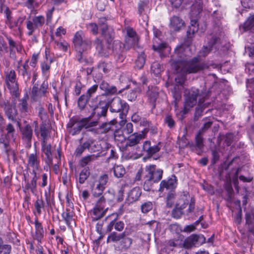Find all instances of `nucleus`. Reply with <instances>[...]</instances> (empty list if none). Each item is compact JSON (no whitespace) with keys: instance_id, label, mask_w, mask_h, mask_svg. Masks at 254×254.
<instances>
[{"instance_id":"42","label":"nucleus","mask_w":254,"mask_h":254,"mask_svg":"<svg viewBox=\"0 0 254 254\" xmlns=\"http://www.w3.org/2000/svg\"><path fill=\"white\" fill-rule=\"evenodd\" d=\"M151 70L154 75L158 76L163 70V65L157 62H155L151 65Z\"/></svg>"},{"instance_id":"40","label":"nucleus","mask_w":254,"mask_h":254,"mask_svg":"<svg viewBox=\"0 0 254 254\" xmlns=\"http://www.w3.org/2000/svg\"><path fill=\"white\" fill-rule=\"evenodd\" d=\"M118 214L116 213H112V214L109 215L106 218V220H110L109 224L108 225L107 227V231L108 232H111L113 229V227L115 226V222L118 219Z\"/></svg>"},{"instance_id":"6","label":"nucleus","mask_w":254,"mask_h":254,"mask_svg":"<svg viewBox=\"0 0 254 254\" xmlns=\"http://www.w3.org/2000/svg\"><path fill=\"white\" fill-rule=\"evenodd\" d=\"M153 33L155 38L153 40V49L155 51L159 53L161 58L168 56L171 51V48L165 42L160 41L159 37L161 32L157 29H153Z\"/></svg>"},{"instance_id":"31","label":"nucleus","mask_w":254,"mask_h":254,"mask_svg":"<svg viewBox=\"0 0 254 254\" xmlns=\"http://www.w3.org/2000/svg\"><path fill=\"white\" fill-rule=\"evenodd\" d=\"M246 219L249 231L254 235V209L246 213Z\"/></svg>"},{"instance_id":"13","label":"nucleus","mask_w":254,"mask_h":254,"mask_svg":"<svg viewBox=\"0 0 254 254\" xmlns=\"http://www.w3.org/2000/svg\"><path fill=\"white\" fill-rule=\"evenodd\" d=\"M190 53L189 46L186 44H182L177 46L175 49L174 55L172 57L171 63H176L178 60L185 61L184 58L189 56Z\"/></svg>"},{"instance_id":"37","label":"nucleus","mask_w":254,"mask_h":254,"mask_svg":"<svg viewBox=\"0 0 254 254\" xmlns=\"http://www.w3.org/2000/svg\"><path fill=\"white\" fill-rule=\"evenodd\" d=\"M82 120L84 127L90 131L94 130V127H97L98 124L97 121H91L90 118H84Z\"/></svg>"},{"instance_id":"1","label":"nucleus","mask_w":254,"mask_h":254,"mask_svg":"<svg viewBox=\"0 0 254 254\" xmlns=\"http://www.w3.org/2000/svg\"><path fill=\"white\" fill-rule=\"evenodd\" d=\"M163 170L157 169L155 165H149L145 168L144 183L143 189L149 191L153 183H157L162 178Z\"/></svg>"},{"instance_id":"43","label":"nucleus","mask_w":254,"mask_h":254,"mask_svg":"<svg viewBox=\"0 0 254 254\" xmlns=\"http://www.w3.org/2000/svg\"><path fill=\"white\" fill-rule=\"evenodd\" d=\"M42 151L46 155L47 159L49 161L52 160V152H51V145L50 144H48L45 140L42 143Z\"/></svg>"},{"instance_id":"63","label":"nucleus","mask_w":254,"mask_h":254,"mask_svg":"<svg viewBox=\"0 0 254 254\" xmlns=\"http://www.w3.org/2000/svg\"><path fill=\"white\" fill-rule=\"evenodd\" d=\"M98 85L97 84L93 85L88 89L86 95L90 98L95 93L98 89Z\"/></svg>"},{"instance_id":"46","label":"nucleus","mask_w":254,"mask_h":254,"mask_svg":"<svg viewBox=\"0 0 254 254\" xmlns=\"http://www.w3.org/2000/svg\"><path fill=\"white\" fill-rule=\"evenodd\" d=\"M95 45L99 53L102 56L105 55L106 49L103 47L102 41L98 38L96 39L95 41Z\"/></svg>"},{"instance_id":"24","label":"nucleus","mask_w":254,"mask_h":254,"mask_svg":"<svg viewBox=\"0 0 254 254\" xmlns=\"http://www.w3.org/2000/svg\"><path fill=\"white\" fill-rule=\"evenodd\" d=\"M185 22L183 19L177 16H174L170 19V28L174 31H178L184 26Z\"/></svg>"},{"instance_id":"3","label":"nucleus","mask_w":254,"mask_h":254,"mask_svg":"<svg viewBox=\"0 0 254 254\" xmlns=\"http://www.w3.org/2000/svg\"><path fill=\"white\" fill-rule=\"evenodd\" d=\"M202 10V0H195L190 8V25L187 31L188 36L190 37V34H193L198 30L197 18Z\"/></svg>"},{"instance_id":"64","label":"nucleus","mask_w":254,"mask_h":254,"mask_svg":"<svg viewBox=\"0 0 254 254\" xmlns=\"http://www.w3.org/2000/svg\"><path fill=\"white\" fill-rule=\"evenodd\" d=\"M57 46L60 49L64 52L67 50V48L69 47L68 44L65 41L58 42Z\"/></svg>"},{"instance_id":"35","label":"nucleus","mask_w":254,"mask_h":254,"mask_svg":"<svg viewBox=\"0 0 254 254\" xmlns=\"http://www.w3.org/2000/svg\"><path fill=\"white\" fill-rule=\"evenodd\" d=\"M115 121L112 120L109 123H105L100 126L99 128H97L96 132L98 133H104L109 131L112 127L114 125Z\"/></svg>"},{"instance_id":"57","label":"nucleus","mask_w":254,"mask_h":254,"mask_svg":"<svg viewBox=\"0 0 254 254\" xmlns=\"http://www.w3.org/2000/svg\"><path fill=\"white\" fill-rule=\"evenodd\" d=\"M153 207V205L151 202L148 201L144 203L141 205V209L143 213H146L150 211Z\"/></svg>"},{"instance_id":"53","label":"nucleus","mask_w":254,"mask_h":254,"mask_svg":"<svg viewBox=\"0 0 254 254\" xmlns=\"http://www.w3.org/2000/svg\"><path fill=\"white\" fill-rule=\"evenodd\" d=\"M89 99V98L86 95H82L79 97L78 105L80 109L84 108Z\"/></svg>"},{"instance_id":"56","label":"nucleus","mask_w":254,"mask_h":254,"mask_svg":"<svg viewBox=\"0 0 254 254\" xmlns=\"http://www.w3.org/2000/svg\"><path fill=\"white\" fill-rule=\"evenodd\" d=\"M31 98L33 100L37 101L39 100V92L37 86L34 85L31 91Z\"/></svg>"},{"instance_id":"36","label":"nucleus","mask_w":254,"mask_h":254,"mask_svg":"<svg viewBox=\"0 0 254 254\" xmlns=\"http://www.w3.org/2000/svg\"><path fill=\"white\" fill-rule=\"evenodd\" d=\"M240 29L243 28L244 31L248 30L254 31V14L250 16L244 24L240 26Z\"/></svg>"},{"instance_id":"41","label":"nucleus","mask_w":254,"mask_h":254,"mask_svg":"<svg viewBox=\"0 0 254 254\" xmlns=\"http://www.w3.org/2000/svg\"><path fill=\"white\" fill-rule=\"evenodd\" d=\"M89 144L88 143H86V141H85L83 143H80L75 149L74 152V155L76 157H80L85 150L86 149H87V147H88Z\"/></svg>"},{"instance_id":"45","label":"nucleus","mask_w":254,"mask_h":254,"mask_svg":"<svg viewBox=\"0 0 254 254\" xmlns=\"http://www.w3.org/2000/svg\"><path fill=\"white\" fill-rule=\"evenodd\" d=\"M202 132L201 130H199L197 134L195 137L196 146L199 150V152H201V150L203 147V139L202 137Z\"/></svg>"},{"instance_id":"51","label":"nucleus","mask_w":254,"mask_h":254,"mask_svg":"<svg viewBox=\"0 0 254 254\" xmlns=\"http://www.w3.org/2000/svg\"><path fill=\"white\" fill-rule=\"evenodd\" d=\"M90 174L88 168H84L79 174V182L80 184L84 183L85 180L87 179Z\"/></svg>"},{"instance_id":"54","label":"nucleus","mask_w":254,"mask_h":254,"mask_svg":"<svg viewBox=\"0 0 254 254\" xmlns=\"http://www.w3.org/2000/svg\"><path fill=\"white\" fill-rule=\"evenodd\" d=\"M48 87V83L46 81H44L41 85L40 88L39 89V99L43 96H45Z\"/></svg>"},{"instance_id":"9","label":"nucleus","mask_w":254,"mask_h":254,"mask_svg":"<svg viewBox=\"0 0 254 254\" xmlns=\"http://www.w3.org/2000/svg\"><path fill=\"white\" fill-rule=\"evenodd\" d=\"M6 131V132L2 130L0 131V143L2 145L4 149L7 150L9 142L14 140L13 134L15 129L11 124L7 125Z\"/></svg>"},{"instance_id":"25","label":"nucleus","mask_w":254,"mask_h":254,"mask_svg":"<svg viewBox=\"0 0 254 254\" xmlns=\"http://www.w3.org/2000/svg\"><path fill=\"white\" fill-rule=\"evenodd\" d=\"M28 62L29 61L27 60L21 66H18L17 67L19 74L23 77L25 82L29 81L31 77V72L29 70Z\"/></svg>"},{"instance_id":"52","label":"nucleus","mask_w":254,"mask_h":254,"mask_svg":"<svg viewBox=\"0 0 254 254\" xmlns=\"http://www.w3.org/2000/svg\"><path fill=\"white\" fill-rule=\"evenodd\" d=\"M164 123L167 125L170 128H174L176 123L172 116L167 115L164 118Z\"/></svg>"},{"instance_id":"12","label":"nucleus","mask_w":254,"mask_h":254,"mask_svg":"<svg viewBox=\"0 0 254 254\" xmlns=\"http://www.w3.org/2000/svg\"><path fill=\"white\" fill-rule=\"evenodd\" d=\"M190 195L188 192H183L178 202L176 204L175 208L172 211V216L175 218H179L183 214L182 210L185 209L188 204Z\"/></svg>"},{"instance_id":"26","label":"nucleus","mask_w":254,"mask_h":254,"mask_svg":"<svg viewBox=\"0 0 254 254\" xmlns=\"http://www.w3.org/2000/svg\"><path fill=\"white\" fill-rule=\"evenodd\" d=\"M141 194V191L139 188L135 187L131 190L128 193L126 198V201L128 203H131L137 201Z\"/></svg>"},{"instance_id":"60","label":"nucleus","mask_w":254,"mask_h":254,"mask_svg":"<svg viewBox=\"0 0 254 254\" xmlns=\"http://www.w3.org/2000/svg\"><path fill=\"white\" fill-rule=\"evenodd\" d=\"M11 251V246L8 245H0V254H9Z\"/></svg>"},{"instance_id":"16","label":"nucleus","mask_w":254,"mask_h":254,"mask_svg":"<svg viewBox=\"0 0 254 254\" xmlns=\"http://www.w3.org/2000/svg\"><path fill=\"white\" fill-rule=\"evenodd\" d=\"M45 21L44 17L41 15L34 17L32 21H27L26 27L28 30V35H31L37 28L44 25Z\"/></svg>"},{"instance_id":"61","label":"nucleus","mask_w":254,"mask_h":254,"mask_svg":"<svg viewBox=\"0 0 254 254\" xmlns=\"http://www.w3.org/2000/svg\"><path fill=\"white\" fill-rule=\"evenodd\" d=\"M133 130V125L131 123H127L126 126L123 127L124 132L127 134L132 133Z\"/></svg>"},{"instance_id":"62","label":"nucleus","mask_w":254,"mask_h":254,"mask_svg":"<svg viewBox=\"0 0 254 254\" xmlns=\"http://www.w3.org/2000/svg\"><path fill=\"white\" fill-rule=\"evenodd\" d=\"M108 177L106 174L100 177L98 180L96 182L101 185L103 188H105V186L108 182Z\"/></svg>"},{"instance_id":"33","label":"nucleus","mask_w":254,"mask_h":254,"mask_svg":"<svg viewBox=\"0 0 254 254\" xmlns=\"http://www.w3.org/2000/svg\"><path fill=\"white\" fill-rule=\"evenodd\" d=\"M89 145L87 147V149L91 152H99L101 150L102 147L96 140L92 138H89L86 141Z\"/></svg>"},{"instance_id":"44","label":"nucleus","mask_w":254,"mask_h":254,"mask_svg":"<svg viewBox=\"0 0 254 254\" xmlns=\"http://www.w3.org/2000/svg\"><path fill=\"white\" fill-rule=\"evenodd\" d=\"M97 158V156L94 154L87 155L81 158L79 161V164L81 166L84 167L89 163L96 160Z\"/></svg>"},{"instance_id":"39","label":"nucleus","mask_w":254,"mask_h":254,"mask_svg":"<svg viewBox=\"0 0 254 254\" xmlns=\"http://www.w3.org/2000/svg\"><path fill=\"white\" fill-rule=\"evenodd\" d=\"M114 176L117 178H121L126 173L125 168L122 165H116L112 169Z\"/></svg>"},{"instance_id":"7","label":"nucleus","mask_w":254,"mask_h":254,"mask_svg":"<svg viewBox=\"0 0 254 254\" xmlns=\"http://www.w3.org/2000/svg\"><path fill=\"white\" fill-rule=\"evenodd\" d=\"M107 29V25H103L102 28V34L105 37L107 42L108 44V48L111 47L113 49V51L117 54H120L124 50V45L122 43L118 40H115L113 44V40L114 38L113 35L112 34H106V30Z\"/></svg>"},{"instance_id":"28","label":"nucleus","mask_w":254,"mask_h":254,"mask_svg":"<svg viewBox=\"0 0 254 254\" xmlns=\"http://www.w3.org/2000/svg\"><path fill=\"white\" fill-rule=\"evenodd\" d=\"M171 67L173 68L177 73H180L181 74L178 75L177 77H175L176 82L180 85H182L185 82V75L186 73H183L181 70V67L177 65V63H172L171 64Z\"/></svg>"},{"instance_id":"10","label":"nucleus","mask_w":254,"mask_h":254,"mask_svg":"<svg viewBox=\"0 0 254 254\" xmlns=\"http://www.w3.org/2000/svg\"><path fill=\"white\" fill-rule=\"evenodd\" d=\"M33 177L31 178H26L25 177L24 184L23 187V191L25 192L30 191L33 195L37 193V180L39 174L31 172Z\"/></svg>"},{"instance_id":"38","label":"nucleus","mask_w":254,"mask_h":254,"mask_svg":"<svg viewBox=\"0 0 254 254\" xmlns=\"http://www.w3.org/2000/svg\"><path fill=\"white\" fill-rule=\"evenodd\" d=\"M62 217L65 222L66 224L69 226L73 221V213L69 209H66L62 214Z\"/></svg>"},{"instance_id":"49","label":"nucleus","mask_w":254,"mask_h":254,"mask_svg":"<svg viewBox=\"0 0 254 254\" xmlns=\"http://www.w3.org/2000/svg\"><path fill=\"white\" fill-rule=\"evenodd\" d=\"M145 63V56L144 53L139 55L135 61V66L138 68H141Z\"/></svg>"},{"instance_id":"19","label":"nucleus","mask_w":254,"mask_h":254,"mask_svg":"<svg viewBox=\"0 0 254 254\" xmlns=\"http://www.w3.org/2000/svg\"><path fill=\"white\" fill-rule=\"evenodd\" d=\"M147 131L144 130L140 132H135L127 137L126 145L133 146L139 143L140 141L145 138Z\"/></svg>"},{"instance_id":"5","label":"nucleus","mask_w":254,"mask_h":254,"mask_svg":"<svg viewBox=\"0 0 254 254\" xmlns=\"http://www.w3.org/2000/svg\"><path fill=\"white\" fill-rule=\"evenodd\" d=\"M129 109L128 104L122 100L119 97H115L110 104V111L112 113H120L119 116L121 121L120 125L123 126L125 122L127 114Z\"/></svg>"},{"instance_id":"4","label":"nucleus","mask_w":254,"mask_h":254,"mask_svg":"<svg viewBox=\"0 0 254 254\" xmlns=\"http://www.w3.org/2000/svg\"><path fill=\"white\" fill-rule=\"evenodd\" d=\"M72 42L75 50L79 54L80 59L82 54L90 48L91 42L85 36L82 31L76 32L73 38Z\"/></svg>"},{"instance_id":"29","label":"nucleus","mask_w":254,"mask_h":254,"mask_svg":"<svg viewBox=\"0 0 254 254\" xmlns=\"http://www.w3.org/2000/svg\"><path fill=\"white\" fill-rule=\"evenodd\" d=\"M34 224L35 227V235L34 238L39 243H41V240L44 237V231L43 228L41 223L39 222L37 218L35 219Z\"/></svg>"},{"instance_id":"30","label":"nucleus","mask_w":254,"mask_h":254,"mask_svg":"<svg viewBox=\"0 0 254 254\" xmlns=\"http://www.w3.org/2000/svg\"><path fill=\"white\" fill-rule=\"evenodd\" d=\"M21 132L23 139L28 142L31 141L33 135V130L29 125H26L21 128Z\"/></svg>"},{"instance_id":"34","label":"nucleus","mask_w":254,"mask_h":254,"mask_svg":"<svg viewBox=\"0 0 254 254\" xmlns=\"http://www.w3.org/2000/svg\"><path fill=\"white\" fill-rule=\"evenodd\" d=\"M108 109L107 103L100 102L99 105L95 108V113L99 117L106 116Z\"/></svg>"},{"instance_id":"47","label":"nucleus","mask_w":254,"mask_h":254,"mask_svg":"<svg viewBox=\"0 0 254 254\" xmlns=\"http://www.w3.org/2000/svg\"><path fill=\"white\" fill-rule=\"evenodd\" d=\"M28 97L27 95L25 96L20 101V103L19 104L20 110L22 112H27L28 111Z\"/></svg>"},{"instance_id":"50","label":"nucleus","mask_w":254,"mask_h":254,"mask_svg":"<svg viewBox=\"0 0 254 254\" xmlns=\"http://www.w3.org/2000/svg\"><path fill=\"white\" fill-rule=\"evenodd\" d=\"M45 203L42 199L38 198L34 204V206L37 213L40 215L41 214L42 209L44 208Z\"/></svg>"},{"instance_id":"55","label":"nucleus","mask_w":254,"mask_h":254,"mask_svg":"<svg viewBox=\"0 0 254 254\" xmlns=\"http://www.w3.org/2000/svg\"><path fill=\"white\" fill-rule=\"evenodd\" d=\"M125 133L123 130L118 129L116 130L114 133V137L115 140L122 142L125 140L126 137L124 135Z\"/></svg>"},{"instance_id":"27","label":"nucleus","mask_w":254,"mask_h":254,"mask_svg":"<svg viewBox=\"0 0 254 254\" xmlns=\"http://www.w3.org/2000/svg\"><path fill=\"white\" fill-rule=\"evenodd\" d=\"M142 148L143 151L149 156L153 155L158 152L160 149L159 144L151 146V143L148 141H146L144 142Z\"/></svg>"},{"instance_id":"15","label":"nucleus","mask_w":254,"mask_h":254,"mask_svg":"<svg viewBox=\"0 0 254 254\" xmlns=\"http://www.w3.org/2000/svg\"><path fill=\"white\" fill-rule=\"evenodd\" d=\"M6 20L5 23L11 29H17L19 32H21V25L25 19V17H20L16 20L12 19L10 16V11L7 9L5 11Z\"/></svg>"},{"instance_id":"2","label":"nucleus","mask_w":254,"mask_h":254,"mask_svg":"<svg viewBox=\"0 0 254 254\" xmlns=\"http://www.w3.org/2000/svg\"><path fill=\"white\" fill-rule=\"evenodd\" d=\"M176 63L181 68V70L186 74L196 73L208 67L207 64L200 62L198 57L189 61L178 60Z\"/></svg>"},{"instance_id":"18","label":"nucleus","mask_w":254,"mask_h":254,"mask_svg":"<svg viewBox=\"0 0 254 254\" xmlns=\"http://www.w3.org/2000/svg\"><path fill=\"white\" fill-rule=\"evenodd\" d=\"M127 35L125 37V45L128 48L135 46L137 45L138 38L135 31L130 27L126 28Z\"/></svg>"},{"instance_id":"22","label":"nucleus","mask_w":254,"mask_h":254,"mask_svg":"<svg viewBox=\"0 0 254 254\" xmlns=\"http://www.w3.org/2000/svg\"><path fill=\"white\" fill-rule=\"evenodd\" d=\"M68 128H71L70 132L72 135L78 133L83 127H84L83 120L77 121L76 119H71L67 125Z\"/></svg>"},{"instance_id":"20","label":"nucleus","mask_w":254,"mask_h":254,"mask_svg":"<svg viewBox=\"0 0 254 254\" xmlns=\"http://www.w3.org/2000/svg\"><path fill=\"white\" fill-rule=\"evenodd\" d=\"M27 165L29 167L32 168V172L39 174L42 170L40 166V160L36 153H32L28 156Z\"/></svg>"},{"instance_id":"58","label":"nucleus","mask_w":254,"mask_h":254,"mask_svg":"<svg viewBox=\"0 0 254 254\" xmlns=\"http://www.w3.org/2000/svg\"><path fill=\"white\" fill-rule=\"evenodd\" d=\"M6 114L9 119L13 120L16 114V110L14 107H8L6 110Z\"/></svg>"},{"instance_id":"17","label":"nucleus","mask_w":254,"mask_h":254,"mask_svg":"<svg viewBox=\"0 0 254 254\" xmlns=\"http://www.w3.org/2000/svg\"><path fill=\"white\" fill-rule=\"evenodd\" d=\"M199 91L197 89H191L185 97L184 109L186 111L189 110L197 103V97L198 96Z\"/></svg>"},{"instance_id":"21","label":"nucleus","mask_w":254,"mask_h":254,"mask_svg":"<svg viewBox=\"0 0 254 254\" xmlns=\"http://www.w3.org/2000/svg\"><path fill=\"white\" fill-rule=\"evenodd\" d=\"M177 186L176 177L173 175L171 178L163 180L160 184L159 190L163 192L165 190L172 191L175 189Z\"/></svg>"},{"instance_id":"59","label":"nucleus","mask_w":254,"mask_h":254,"mask_svg":"<svg viewBox=\"0 0 254 254\" xmlns=\"http://www.w3.org/2000/svg\"><path fill=\"white\" fill-rule=\"evenodd\" d=\"M175 198V194L173 192L169 193L167 195L166 204L169 207H171L174 204V200Z\"/></svg>"},{"instance_id":"32","label":"nucleus","mask_w":254,"mask_h":254,"mask_svg":"<svg viewBox=\"0 0 254 254\" xmlns=\"http://www.w3.org/2000/svg\"><path fill=\"white\" fill-rule=\"evenodd\" d=\"M45 61L41 64V68L43 73H46L50 69V65L54 62L53 58L49 55V52L47 49L45 51Z\"/></svg>"},{"instance_id":"8","label":"nucleus","mask_w":254,"mask_h":254,"mask_svg":"<svg viewBox=\"0 0 254 254\" xmlns=\"http://www.w3.org/2000/svg\"><path fill=\"white\" fill-rule=\"evenodd\" d=\"M105 203L104 197H101L97 201L96 205L90 212L93 221H97L105 215L107 209L105 208Z\"/></svg>"},{"instance_id":"11","label":"nucleus","mask_w":254,"mask_h":254,"mask_svg":"<svg viewBox=\"0 0 254 254\" xmlns=\"http://www.w3.org/2000/svg\"><path fill=\"white\" fill-rule=\"evenodd\" d=\"M5 82L11 93L17 97L18 95V85L16 80V74L11 70L6 74Z\"/></svg>"},{"instance_id":"14","label":"nucleus","mask_w":254,"mask_h":254,"mask_svg":"<svg viewBox=\"0 0 254 254\" xmlns=\"http://www.w3.org/2000/svg\"><path fill=\"white\" fill-rule=\"evenodd\" d=\"M205 242V238L202 235L192 234L187 238L183 243L186 249H190L193 247L201 245Z\"/></svg>"},{"instance_id":"48","label":"nucleus","mask_w":254,"mask_h":254,"mask_svg":"<svg viewBox=\"0 0 254 254\" xmlns=\"http://www.w3.org/2000/svg\"><path fill=\"white\" fill-rule=\"evenodd\" d=\"M125 235L124 233L118 234L117 233L114 232L111 233L108 237L107 239V242H109L110 241L112 242H117L122 239Z\"/></svg>"},{"instance_id":"23","label":"nucleus","mask_w":254,"mask_h":254,"mask_svg":"<svg viewBox=\"0 0 254 254\" xmlns=\"http://www.w3.org/2000/svg\"><path fill=\"white\" fill-rule=\"evenodd\" d=\"M146 95L149 102L152 105V107L154 108L156 101L158 97L159 89L156 86H149Z\"/></svg>"}]
</instances>
